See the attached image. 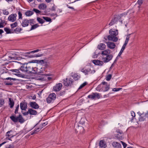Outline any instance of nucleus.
Segmentation results:
<instances>
[{"mask_svg": "<svg viewBox=\"0 0 148 148\" xmlns=\"http://www.w3.org/2000/svg\"><path fill=\"white\" fill-rule=\"evenodd\" d=\"M121 142L122 143L124 148H125L127 147V144L122 141H121Z\"/></svg>", "mask_w": 148, "mask_h": 148, "instance_id": "e2e57ef3", "label": "nucleus"}, {"mask_svg": "<svg viewBox=\"0 0 148 148\" xmlns=\"http://www.w3.org/2000/svg\"><path fill=\"white\" fill-rule=\"evenodd\" d=\"M4 30L7 34L14 33L13 29L11 30L8 27H5L4 28Z\"/></svg>", "mask_w": 148, "mask_h": 148, "instance_id": "c85d7f7f", "label": "nucleus"}, {"mask_svg": "<svg viewBox=\"0 0 148 148\" xmlns=\"http://www.w3.org/2000/svg\"><path fill=\"white\" fill-rule=\"evenodd\" d=\"M17 15L16 14H12L10 15L8 18L9 21L14 22L16 20Z\"/></svg>", "mask_w": 148, "mask_h": 148, "instance_id": "1a4fd4ad", "label": "nucleus"}, {"mask_svg": "<svg viewBox=\"0 0 148 148\" xmlns=\"http://www.w3.org/2000/svg\"><path fill=\"white\" fill-rule=\"evenodd\" d=\"M112 77V75L111 74H109L106 77V80L107 81H109L111 79Z\"/></svg>", "mask_w": 148, "mask_h": 148, "instance_id": "de8ad7c7", "label": "nucleus"}, {"mask_svg": "<svg viewBox=\"0 0 148 148\" xmlns=\"http://www.w3.org/2000/svg\"><path fill=\"white\" fill-rule=\"evenodd\" d=\"M101 84L103 85L102 87L103 89L102 90L103 92H106L108 91L110 88V85L108 84L107 82H103L101 83Z\"/></svg>", "mask_w": 148, "mask_h": 148, "instance_id": "6e6552de", "label": "nucleus"}, {"mask_svg": "<svg viewBox=\"0 0 148 148\" xmlns=\"http://www.w3.org/2000/svg\"><path fill=\"white\" fill-rule=\"evenodd\" d=\"M19 69H12L10 70V71L12 72L13 73V74L15 75L21 77H23L25 76V75L24 74L21 73Z\"/></svg>", "mask_w": 148, "mask_h": 148, "instance_id": "0eeeda50", "label": "nucleus"}, {"mask_svg": "<svg viewBox=\"0 0 148 148\" xmlns=\"http://www.w3.org/2000/svg\"><path fill=\"white\" fill-rule=\"evenodd\" d=\"M112 145L114 148H121V145L119 143L114 142L112 143Z\"/></svg>", "mask_w": 148, "mask_h": 148, "instance_id": "aec40b11", "label": "nucleus"}, {"mask_svg": "<svg viewBox=\"0 0 148 148\" xmlns=\"http://www.w3.org/2000/svg\"><path fill=\"white\" fill-rule=\"evenodd\" d=\"M107 44L108 47L111 49H113L116 46L114 43L112 42H108Z\"/></svg>", "mask_w": 148, "mask_h": 148, "instance_id": "6ab92c4d", "label": "nucleus"}, {"mask_svg": "<svg viewBox=\"0 0 148 148\" xmlns=\"http://www.w3.org/2000/svg\"><path fill=\"white\" fill-rule=\"evenodd\" d=\"M38 63L42 64V65L45 66L46 67L48 66V64L47 62L45 60H40L38 61Z\"/></svg>", "mask_w": 148, "mask_h": 148, "instance_id": "412c9836", "label": "nucleus"}, {"mask_svg": "<svg viewBox=\"0 0 148 148\" xmlns=\"http://www.w3.org/2000/svg\"><path fill=\"white\" fill-rule=\"evenodd\" d=\"M27 103L24 101H22L20 104V107L22 110H25L27 108Z\"/></svg>", "mask_w": 148, "mask_h": 148, "instance_id": "2eb2a0df", "label": "nucleus"}, {"mask_svg": "<svg viewBox=\"0 0 148 148\" xmlns=\"http://www.w3.org/2000/svg\"><path fill=\"white\" fill-rule=\"evenodd\" d=\"M106 47V46L104 44L100 43L98 46V48L100 50H104Z\"/></svg>", "mask_w": 148, "mask_h": 148, "instance_id": "b1692460", "label": "nucleus"}, {"mask_svg": "<svg viewBox=\"0 0 148 148\" xmlns=\"http://www.w3.org/2000/svg\"><path fill=\"white\" fill-rule=\"evenodd\" d=\"M29 20L24 19L22 21L21 25L23 27H25L29 25Z\"/></svg>", "mask_w": 148, "mask_h": 148, "instance_id": "a211bd4d", "label": "nucleus"}, {"mask_svg": "<svg viewBox=\"0 0 148 148\" xmlns=\"http://www.w3.org/2000/svg\"><path fill=\"white\" fill-rule=\"evenodd\" d=\"M101 95L97 92H92L90 95H88V98L90 99H99L101 98Z\"/></svg>", "mask_w": 148, "mask_h": 148, "instance_id": "39448f33", "label": "nucleus"}, {"mask_svg": "<svg viewBox=\"0 0 148 148\" xmlns=\"http://www.w3.org/2000/svg\"><path fill=\"white\" fill-rule=\"evenodd\" d=\"M125 47H126L124 45H123L120 51L119 54H118V56H121L122 53L123 52V51L124 50V49H125Z\"/></svg>", "mask_w": 148, "mask_h": 148, "instance_id": "e433bc0d", "label": "nucleus"}, {"mask_svg": "<svg viewBox=\"0 0 148 148\" xmlns=\"http://www.w3.org/2000/svg\"><path fill=\"white\" fill-rule=\"evenodd\" d=\"M33 67L32 64H27L26 71V74H32Z\"/></svg>", "mask_w": 148, "mask_h": 148, "instance_id": "f8f14e48", "label": "nucleus"}, {"mask_svg": "<svg viewBox=\"0 0 148 148\" xmlns=\"http://www.w3.org/2000/svg\"><path fill=\"white\" fill-rule=\"evenodd\" d=\"M56 95L54 93L49 94L48 97L47 98V101L48 103H53L56 98Z\"/></svg>", "mask_w": 148, "mask_h": 148, "instance_id": "423d86ee", "label": "nucleus"}, {"mask_svg": "<svg viewBox=\"0 0 148 148\" xmlns=\"http://www.w3.org/2000/svg\"><path fill=\"white\" fill-rule=\"evenodd\" d=\"M81 71L84 73L85 75L93 74L95 72V70L92 67H89L88 68H83L81 69Z\"/></svg>", "mask_w": 148, "mask_h": 148, "instance_id": "20e7f679", "label": "nucleus"}, {"mask_svg": "<svg viewBox=\"0 0 148 148\" xmlns=\"http://www.w3.org/2000/svg\"><path fill=\"white\" fill-rule=\"evenodd\" d=\"M121 89H122L121 88H113L112 89V91L114 92H116V91L120 90Z\"/></svg>", "mask_w": 148, "mask_h": 148, "instance_id": "864d4df0", "label": "nucleus"}, {"mask_svg": "<svg viewBox=\"0 0 148 148\" xmlns=\"http://www.w3.org/2000/svg\"><path fill=\"white\" fill-rule=\"evenodd\" d=\"M14 63L13 64L17 66V69H19L20 70L24 72H25L26 73V70H27V64H22L21 62L16 61H14Z\"/></svg>", "mask_w": 148, "mask_h": 148, "instance_id": "f03ea898", "label": "nucleus"}, {"mask_svg": "<svg viewBox=\"0 0 148 148\" xmlns=\"http://www.w3.org/2000/svg\"><path fill=\"white\" fill-rule=\"evenodd\" d=\"M19 56L18 54L15 53H11L8 56V58L9 60H17Z\"/></svg>", "mask_w": 148, "mask_h": 148, "instance_id": "ddd939ff", "label": "nucleus"}, {"mask_svg": "<svg viewBox=\"0 0 148 148\" xmlns=\"http://www.w3.org/2000/svg\"><path fill=\"white\" fill-rule=\"evenodd\" d=\"M43 127V126L40 125L39 127L36 128L35 129L37 130V131L39 132L40 130Z\"/></svg>", "mask_w": 148, "mask_h": 148, "instance_id": "bf43d9fd", "label": "nucleus"}, {"mask_svg": "<svg viewBox=\"0 0 148 148\" xmlns=\"http://www.w3.org/2000/svg\"><path fill=\"white\" fill-rule=\"evenodd\" d=\"M40 50H39L38 49H36L35 50H34L32 51H31L28 52H27L26 53L28 54H30L31 53H34L38 52L39 51H40Z\"/></svg>", "mask_w": 148, "mask_h": 148, "instance_id": "c03bdc74", "label": "nucleus"}, {"mask_svg": "<svg viewBox=\"0 0 148 148\" xmlns=\"http://www.w3.org/2000/svg\"><path fill=\"white\" fill-rule=\"evenodd\" d=\"M5 103L4 99H0V107H2Z\"/></svg>", "mask_w": 148, "mask_h": 148, "instance_id": "49530a36", "label": "nucleus"}, {"mask_svg": "<svg viewBox=\"0 0 148 148\" xmlns=\"http://www.w3.org/2000/svg\"><path fill=\"white\" fill-rule=\"evenodd\" d=\"M18 19H22V14L20 11L18 12Z\"/></svg>", "mask_w": 148, "mask_h": 148, "instance_id": "09e8293b", "label": "nucleus"}, {"mask_svg": "<svg viewBox=\"0 0 148 148\" xmlns=\"http://www.w3.org/2000/svg\"><path fill=\"white\" fill-rule=\"evenodd\" d=\"M109 35L107 37L108 40L116 42L118 40V38L116 37L118 34L117 29L114 30L112 29H110L109 31Z\"/></svg>", "mask_w": 148, "mask_h": 148, "instance_id": "f257e3e1", "label": "nucleus"}, {"mask_svg": "<svg viewBox=\"0 0 148 148\" xmlns=\"http://www.w3.org/2000/svg\"><path fill=\"white\" fill-rule=\"evenodd\" d=\"M34 12L32 11L28 10L25 12V15L27 16H30L33 14Z\"/></svg>", "mask_w": 148, "mask_h": 148, "instance_id": "473e14b6", "label": "nucleus"}, {"mask_svg": "<svg viewBox=\"0 0 148 148\" xmlns=\"http://www.w3.org/2000/svg\"><path fill=\"white\" fill-rule=\"evenodd\" d=\"M47 5L44 3H41L40 4L38 8L42 10H45L46 9Z\"/></svg>", "mask_w": 148, "mask_h": 148, "instance_id": "bb28decb", "label": "nucleus"}, {"mask_svg": "<svg viewBox=\"0 0 148 148\" xmlns=\"http://www.w3.org/2000/svg\"><path fill=\"white\" fill-rule=\"evenodd\" d=\"M143 0H138L137 3L139 5V6L142 4L143 2Z\"/></svg>", "mask_w": 148, "mask_h": 148, "instance_id": "4d7b16f0", "label": "nucleus"}, {"mask_svg": "<svg viewBox=\"0 0 148 148\" xmlns=\"http://www.w3.org/2000/svg\"><path fill=\"white\" fill-rule=\"evenodd\" d=\"M116 132L118 133L117 134L116 137L117 139H119L122 140V136H123V132L121 130H117L116 131Z\"/></svg>", "mask_w": 148, "mask_h": 148, "instance_id": "f3484780", "label": "nucleus"}, {"mask_svg": "<svg viewBox=\"0 0 148 148\" xmlns=\"http://www.w3.org/2000/svg\"><path fill=\"white\" fill-rule=\"evenodd\" d=\"M38 25L37 24L34 25H32L30 29V30L35 29L38 27Z\"/></svg>", "mask_w": 148, "mask_h": 148, "instance_id": "37998d69", "label": "nucleus"}, {"mask_svg": "<svg viewBox=\"0 0 148 148\" xmlns=\"http://www.w3.org/2000/svg\"><path fill=\"white\" fill-rule=\"evenodd\" d=\"M6 136H8V138H11L13 137L14 135H13V131L10 130L8 131L6 133Z\"/></svg>", "mask_w": 148, "mask_h": 148, "instance_id": "4be33fe9", "label": "nucleus"}, {"mask_svg": "<svg viewBox=\"0 0 148 148\" xmlns=\"http://www.w3.org/2000/svg\"><path fill=\"white\" fill-rule=\"evenodd\" d=\"M40 70L37 67H33V71H32V74H38L40 73Z\"/></svg>", "mask_w": 148, "mask_h": 148, "instance_id": "a878e982", "label": "nucleus"}, {"mask_svg": "<svg viewBox=\"0 0 148 148\" xmlns=\"http://www.w3.org/2000/svg\"><path fill=\"white\" fill-rule=\"evenodd\" d=\"M131 115L133 117H135V114L134 111H131Z\"/></svg>", "mask_w": 148, "mask_h": 148, "instance_id": "0e129e2a", "label": "nucleus"}, {"mask_svg": "<svg viewBox=\"0 0 148 148\" xmlns=\"http://www.w3.org/2000/svg\"><path fill=\"white\" fill-rule=\"evenodd\" d=\"M18 23L16 21L10 25V26L12 29H13L16 27L17 26Z\"/></svg>", "mask_w": 148, "mask_h": 148, "instance_id": "a19ab883", "label": "nucleus"}, {"mask_svg": "<svg viewBox=\"0 0 148 148\" xmlns=\"http://www.w3.org/2000/svg\"><path fill=\"white\" fill-rule=\"evenodd\" d=\"M73 82V80L71 78H66L65 80H64V84L66 86H70Z\"/></svg>", "mask_w": 148, "mask_h": 148, "instance_id": "9d476101", "label": "nucleus"}, {"mask_svg": "<svg viewBox=\"0 0 148 148\" xmlns=\"http://www.w3.org/2000/svg\"><path fill=\"white\" fill-rule=\"evenodd\" d=\"M88 84V83L86 82H85L82 84L79 88L78 90H80L83 87L85 86L86 85Z\"/></svg>", "mask_w": 148, "mask_h": 148, "instance_id": "79ce46f5", "label": "nucleus"}, {"mask_svg": "<svg viewBox=\"0 0 148 148\" xmlns=\"http://www.w3.org/2000/svg\"><path fill=\"white\" fill-rule=\"evenodd\" d=\"M9 105L10 106V108H12L14 105V102L13 99L11 98H9Z\"/></svg>", "mask_w": 148, "mask_h": 148, "instance_id": "c756f323", "label": "nucleus"}, {"mask_svg": "<svg viewBox=\"0 0 148 148\" xmlns=\"http://www.w3.org/2000/svg\"><path fill=\"white\" fill-rule=\"evenodd\" d=\"M47 122H44V123H42V124H40V125H41V126H43V127H44L46 125H47Z\"/></svg>", "mask_w": 148, "mask_h": 148, "instance_id": "338daca9", "label": "nucleus"}, {"mask_svg": "<svg viewBox=\"0 0 148 148\" xmlns=\"http://www.w3.org/2000/svg\"><path fill=\"white\" fill-rule=\"evenodd\" d=\"M103 61H101L99 60V63H98V65L101 66H102L103 64Z\"/></svg>", "mask_w": 148, "mask_h": 148, "instance_id": "69168bd1", "label": "nucleus"}, {"mask_svg": "<svg viewBox=\"0 0 148 148\" xmlns=\"http://www.w3.org/2000/svg\"><path fill=\"white\" fill-rule=\"evenodd\" d=\"M10 118L14 123H16L18 121L21 123H23L24 121L23 119L21 114H20L18 116L16 117L13 115L10 116Z\"/></svg>", "mask_w": 148, "mask_h": 148, "instance_id": "7ed1b4c3", "label": "nucleus"}, {"mask_svg": "<svg viewBox=\"0 0 148 148\" xmlns=\"http://www.w3.org/2000/svg\"><path fill=\"white\" fill-rule=\"evenodd\" d=\"M6 79L7 80H15L16 79L15 78H12L11 77H8L5 79Z\"/></svg>", "mask_w": 148, "mask_h": 148, "instance_id": "774afa93", "label": "nucleus"}, {"mask_svg": "<svg viewBox=\"0 0 148 148\" xmlns=\"http://www.w3.org/2000/svg\"><path fill=\"white\" fill-rule=\"evenodd\" d=\"M130 34H129V35H128L127 36L126 38V39L125 40V43L123 45H124L125 46H126V45L127 44L130 38Z\"/></svg>", "mask_w": 148, "mask_h": 148, "instance_id": "f704fd0d", "label": "nucleus"}, {"mask_svg": "<svg viewBox=\"0 0 148 148\" xmlns=\"http://www.w3.org/2000/svg\"><path fill=\"white\" fill-rule=\"evenodd\" d=\"M29 20V22L30 25H32V24H34V21L33 19H31Z\"/></svg>", "mask_w": 148, "mask_h": 148, "instance_id": "5fc2aeb1", "label": "nucleus"}, {"mask_svg": "<svg viewBox=\"0 0 148 148\" xmlns=\"http://www.w3.org/2000/svg\"><path fill=\"white\" fill-rule=\"evenodd\" d=\"M117 21V18L116 17H114L112 19L110 23L108 25L110 26H112L114 25V23H115Z\"/></svg>", "mask_w": 148, "mask_h": 148, "instance_id": "393cba45", "label": "nucleus"}, {"mask_svg": "<svg viewBox=\"0 0 148 148\" xmlns=\"http://www.w3.org/2000/svg\"><path fill=\"white\" fill-rule=\"evenodd\" d=\"M29 104L30 107L34 109H38L39 108L38 104L35 102H31Z\"/></svg>", "mask_w": 148, "mask_h": 148, "instance_id": "dca6fc26", "label": "nucleus"}, {"mask_svg": "<svg viewBox=\"0 0 148 148\" xmlns=\"http://www.w3.org/2000/svg\"><path fill=\"white\" fill-rule=\"evenodd\" d=\"M22 30V29L21 28L17 27L14 30L13 29V32H14V33L15 32V33H17L21 32Z\"/></svg>", "mask_w": 148, "mask_h": 148, "instance_id": "c9c22d12", "label": "nucleus"}, {"mask_svg": "<svg viewBox=\"0 0 148 148\" xmlns=\"http://www.w3.org/2000/svg\"><path fill=\"white\" fill-rule=\"evenodd\" d=\"M37 20L39 23L41 24H42L45 22L44 20L40 17H37Z\"/></svg>", "mask_w": 148, "mask_h": 148, "instance_id": "4c0bfd02", "label": "nucleus"}, {"mask_svg": "<svg viewBox=\"0 0 148 148\" xmlns=\"http://www.w3.org/2000/svg\"><path fill=\"white\" fill-rule=\"evenodd\" d=\"M42 18L47 22H51V19L48 17L43 16Z\"/></svg>", "mask_w": 148, "mask_h": 148, "instance_id": "58836bf2", "label": "nucleus"}, {"mask_svg": "<svg viewBox=\"0 0 148 148\" xmlns=\"http://www.w3.org/2000/svg\"><path fill=\"white\" fill-rule=\"evenodd\" d=\"M19 108V105H18L16 107V109L14 111L15 114L18 113V111Z\"/></svg>", "mask_w": 148, "mask_h": 148, "instance_id": "3c124183", "label": "nucleus"}, {"mask_svg": "<svg viewBox=\"0 0 148 148\" xmlns=\"http://www.w3.org/2000/svg\"><path fill=\"white\" fill-rule=\"evenodd\" d=\"M73 79L75 80L79 79L80 77V76L79 75H78L77 74H74L73 76Z\"/></svg>", "mask_w": 148, "mask_h": 148, "instance_id": "72a5a7b5", "label": "nucleus"}, {"mask_svg": "<svg viewBox=\"0 0 148 148\" xmlns=\"http://www.w3.org/2000/svg\"><path fill=\"white\" fill-rule=\"evenodd\" d=\"M109 53L110 51L109 50H106L102 51L101 54L102 55L107 56V55H109Z\"/></svg>", "mask_w": 148, "mask_h": 148, "instance_id": "2f4dec72", "label": "nucleus"}, {"mask_svg": "<svg viewBox=\"0 0 148 148\" xmlns=\"http://www.w3.org/2000/svg\"><path fill=\"white\" fill-rule=\"evenodd\" d=\"M5 22L4 21H2L1 20V21L0 23V28H3L4 27L3 25Z\"/></svg>", "mask_w": 148, "mask_h": 148, "instance_id": "8fccbe9b", "label": "nucleus"}, {"mask_svg": "<svg viewBox=\"0 0 148 148\" xmlns=\"http://www.w3.org/2000/svg\"><path fill=\"white\" fill-rule=\"evenodd\" d=\"M62 84L61 83H58L56 84V85L54 86L53 89L56 91H60L62 88Z\"/></svg>", "mask_w": 148, "mask_h": 148, "instance_id": "4468645a", "label": "nucleus"}, {"mask_svg": "<svg viewBox=\"0 0 148 148\" xmlns=\"http://www.w3.org/2000/svg\"><path fill=\"white\" fill-rule=\"evenodd\" d=\"M29 114L31 115H36L37 114V111L32 108H29Z\"/></svg>", "mask_w": 148, "mask_h": 148, "instance_id": "5701e85b", "label": "nucleus"}, {"mask_svg": "<svg viewBox=\"0 0 148 148\" xmlns=\"http://www.w3.org/2000/svg\"><path fill=\"white\" fill-rule=\"evenodd\" d=\"M101 85H99L96 88V90L97 91H100L101 89Z\"/></svg>", "mask_w": 148, "mask_h": 148, "instance_id": "a18cd8bd", "label": "nucleus"}, {"mask_svg": "<svg viewBox=\"0 0 148 148\" xmlns=\"http://www.w3.org/2000/svg\"><path fill=\"white\" fill-rule=\"evenodd\" d=\"M99 60H93V63L96 65H98V63Z\"/></svg>", "mask_w": 148, "mask_h": 148, "instance_id": "13d9d810", "label": "nucleus"}, {"mask_svg": "<svg viewBox=\"0 0 148 148\" xmlns=\"http://www.w3.org/2000/svg\"><path fill=\"white\" fill-rule=\"evenodd\" d=\"M5 84L6 85H12L13 84V83L12 82H5Z\"/></svg>", "mask_w": 148, "mask_h": 148, "instance_id": "680f3d73", "label": "nucleus"}, {"mask_svg": "<svg viewBox=\"0 0 148 148\" xmlns=\"http://www.w3.org/2000/svg\"><path fill=\"white\" fill-rule=\"evenodd\" d=\"M113 57V56L111 54L106 56V57H103L102 58V60L105 63L108 62L112 59Z\"/></svg>", "mask_w": 148, "mask_h": 148, "instance_id": "9b49d317", "label": "nucleus"}, {"mask_svg": "<svg viewBox=\"0 0 148 148\" xmlns=\"http://www.w3.org/2000/svg\"><path fill=\"white\" fill-rule=\"evenodd\" d=\"M38 132L37 131V130H36V129L33 131L31 132L30 133V134L31 135H33L34 134H35L36 133Z\"/></svg>", "mask_w": 148, "mask_h": 148, "instance_id": "603ef678", "label": "nucleus"}, {"mask_svg": "<svg viewBox=\"0 0 148 148\" xmlns=\"http://www.w3.org/2000/svg\"><path fill=\"white\" fill-rule=\"evenodd\" d=\"M33 10L37 14H39L41 12L39 10L35 8H34Z\"/></svg>", "mask_w": 148, "mask_h": 148, "instance_id": "6e6d98bb", "label": "nucleus"}, {"mask_svg": "<svg viewBox=\"0 0 148 148\" xmlns=\"http://www.w3.org/2000/svg\"><path fill=\"white\" fill-rule=\"evenodd\" d=\"M43 55V54H38L34 55H31L30 56L29 55H26V56H27V57L29 58H34V57H40L42 56Z\"/></svg>", "mask_w": 148, "mask_h": 148, "instance_id": "cd10ccee", "label": "nucleus"}, {"mask_svg": "<svg viewBox=\"0 0 148 148\" xmlns=\"http://www.w3.org/2000/svg\"><path fill=\"white\" fill-rule=\"evenodd\" d=\"M3 13L4 14L8 15L9 14V13L8 11L6 10H3Z\"/></svg>", "mask_w": 148, "mask_h": 148, "instance_id": "052dcab7", "label": "nucleus"}, {"mask_svg": "<svg viewBox=\"0 0 148 148\" xmlns=\"http://www.w3.org/2000/svg\"><path fill=\"white\" fill-rule=\"evenodd\" d=\"M78 131L79 130V132L81 133H82L84 130V129L83 127H82V126H79L78 127Z\"/></svg>", "mask_w": 148, "mask_h": 148, "instance_id": "ea45409f", "label": "nucleus"}, {"mask_svg": "<svg viewBox=\"0 0 148 148\" xmlns=\"http://www.w3.org/2000/svg\"><path fill=\"white\" fill-rule=\"evenodd\" d=\"M99 146L101 147L105 148L106 146V144L103 140H101L99 143Z\"/></svg>", "mask_w": 148, "mask_h": 148, "instance_id": "7c9ffc66", "label": "nucleus"}]
</instances>
